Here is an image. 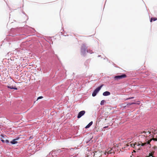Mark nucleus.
<instances>
[{
	"instance_id": "nucleus-1",
	"label": "nucleus",
	"mask_w": 157,
	"mask_h": 157,
	"mask_svg": "<svg viewBox=\"0 0 157 157\" xmlns=\"http://www.w3.org/2000/svg\"><path fill=\"white\" fill-rule=\"evenodd\" d=\"M87 47L85 44H83L81 49V54L83 56H85L87 52Z\"/></svg>"
},
{
	"instance_id": "nucleus-2",
	"label": "nucleus",
	"mask_w": 157,
	"mask_h": 157,
	"mask_svg": "<svg viewBox=\"0 0 157 157\" xmlns=\"http://www.w3.org/2000/svg\"><path fill=\"white\" fill-rule=\"evenodd\" d=\"M120 75H116L113 77V78L115 80H118L127 77L126 74L124 73H121Z\"/></svg>"
},
{
	"instance_id": "nucleus-3",
	"label": "nucleus",
	"mask_w": 157,
	"mask_h": 157,
	"mask_svg": "<svg viewBox=\"0 0 157 157\" xmlns=\"http://www.w3.org/2000/svg\"><path fill=\"white\" fill-rule=\"evenodd\" d=\"M104 86V84H101L98 87L96 88L93 91V92L92 93V96L93 97H94L96 96L97 94V93L100 90L101 88L102 87Z\"/></svg>"
},
{
	"instance_id": "nucleus-4",
	"label": "nucleus",
	"mask_w": 157,
	"mask_h": 157,
	"mask_svg": "<svg viewBox=\"0 0 157 157\" xmlns=\"http://www.w3.org/2000/svg\"><path fill=\"white\" fill-rule=\"evenodd\" d=\"M85 113V111L84 110H82L78 114L77 118H80Z\"/></svg>"
},
{
	"instance_id": "nucleus-5",
	"label": "nucleus",
	"mask_w": 157,
	"mask_h": 157,
	"mask_svg": "<svg viewBox=\"0 0 157 157\" xmlns=\"http://www.w3.org/2000/svg\"><path fill=\"white\" fill-rule=\"evenodd\" d=\"M7 88L10 89H14L15 90H17V88L16 86H6Z\"/></svg>"
},
{
	"instance_id": "nucleus-6",
	"label": "nucleus",
	"mask_w": 157,
	"mask_h": 157,
	"mask_svg": "<svg viewBox=\"0 0 157 157\" xmlns=\"http://www.w3.org/2000/svg\"><path fill=\"white\" fill-rule=\"evenodd\" d=\"M110 94V93L108 91H106L103 93V95L104 96H107Z\"/></svg>"
},
{
	"instance_id": "nucleus-7",
	"label": "nucleus",
	"mask_w": 157,
	"mask_h": 157,
	"mask_svg": "<svg viewBox=\"0 0 157 157\" xmlns=\"http://www.w3.org/2000/svg\"><path fill=\"white\" fill-rule=\"evenodd\" d=\"M18 139V138H17L16 139L13 140L12 141L10 142V143L12 144H15L17 143V142L16 141V140H17Z\"/></svg>"
},
{
	"instance_id": "nucleus-8",
	"label": "nucleus",
	"mask_w": 157,
	"mask_h": 157,
	"mask_svg": "<svg viewBox=\"0 0 157 157\" xmlns=\"http://www.w3.org/2000/svg\"><path fill=\"white\" fill-rule=\"evenodd\" d=\"M92 124L93 122L91 121L85 127V128H89L92 125Z\"/></svg>"
},
{
	"instance_id": "nucleus-9",
	"label": "nucleus",
	"mask_w": 157,
	"mask_h": 157,
	"mask_svg": "<svg viewBox=\"0 0 157 157\" xmlns=\"http://www.w3.org/2000/svg\"><path fill=\"white\" fill-rule=\"evenodd\" d=\"M151 139L149 140L147 142V143H141V145L142 146H144L145 144H150V142H151Z\"/></svg>"
},
{
	"instance_id": "nucleus-10",
	"label": "nucleus",
	"mask_w": 157,
	"mask_h": 157,
	"mask_svg": "<svg viewBox=\"0 0 157 157\" xmlns=\"http://www.w3.org/2000/svg\"><path fill=\"white\" fill-rule=\"evenodd\" d=\"M157 20V18L156 17H151L150 20V21L151 22H152V21H156Z\"/></svg>"
},
{
	"instance_id": "nucleus-11",
	"label": "nucleus",
	"mask_w": 157,
	"mask_h": 157,
	"mask_svg": "<svg viewBox=\"0 0 157 157\" xmlns=\"http://www.w3.org/2000/svg\"><path fill=\"white\" fill-rule=\"evenodd\" d=\"M136 144H131V147L134 148H136Z\"/></svg>"
},
{
	"instance_id": "nucleus-12",
	"label": "nucleus",
	"mask_w": 157,
	"mask_h": 157,
	"mask_svg": "<svg viewBox=\"0 0 157 157\" xmlns=\"http://www.w3.org/2000/svg\"><path fill=\"white\" fill-rule=\"evenodd\" d=\"M140 101H137L136 102H133V103H131V104H138V105H139L140 104Z\"/></svg>"
},
{
	"instance_id": "nucleus-13",
	"label": "nucleus",
	"mask_w": 157,
	"mask_h": 157,
	"mask_svg": "<svg viewBox=\"0 0 157 157\" xmlns=\"http://www.w3.org/2000/svg\"><path fill=\"white\" fill-rule=\"evenodd\" d=\"M87 52L89 53L90 54H92L94 52H92V50H87Z\"/></svg>"
},
{
	"instance_id": "nucleus-14",
	"label": "nucleus",
	"mask_w": 157,
	"mask_h": 157,
	"mask_svg": "<svg viewBox=\"0 0 157 157\" xmlns=\"http://www.w3.org/2000/svg\"><path fill=\"white\" fill-rule=\"evenodd\" d=\"M105 102V101L104 100H103L101 101L100 104L101 105H104V104Z\"/></svg>"
},
{
	"instance_id": "nucleus-15",
	"label": "nucleus",
	"mask_w": 157,
	"mask_h": 157,
	"mask_svg": "<svg viewBox=\"0 0 157 157\" xmlns=\"http://www.w3.org/2000/svg\"><path fill=\"white\" fill-rule=\"evenodd\" d=\"M153 153H150L149 154V156L147 157H150L151 156H152V157H153Z\"/></svg>"
},
{
	"instance_id": "nucleus-16",
	"label": "nucleus",
	"mask_w": 157,
	"mask_h": 157,
	"mask_svg": "<svg viewBox=\"0 0 157 157\" xmlns=\"http://www.w3.org/2000/svg\"><path fill=\"white\" fill-rule=\"evenodd\" d=\"M149 75L148 74V73H147L145 74L144 75V74L143 75V76H144V77H146V75Z\"/></svg>"
},
{
	"instance_id": "nucleus-17",
	"label": "nucleus",
	"mask_w": 157,
	"mask_h": 157,
	"mask_svg": "<svg viewBox=\"0 0 157 157\" xmlns=\"http://www.w3.org/2000/svg\"><path fill=\"white\" fill-rule=\"evenodd\" d=\"M152 139L154 140L157 141V137L156 138H154Z\"/></svg>"
},
{
	"instance_id": "nucleus-18",
	"label": "nucleus",
	"mask_w": 157,
	"mask_h": 157,
	"mask_svg": "<svg viewBox=\"0 0 157 157\" xmlns=\"http://www.w3.org/2000/svg\"><path fill=\"white\" fill-rule=\"evenodd\" d=\"M37 98H43V97L42 96H40L37 97Z\"/></svg>"
},
{
	"instance_id": "nucleus-19",
	"label": "nucleus",
	"mask_w": 157,
	"mask_h": 157,
	"mask_svg": "<svg viewBox=\"0 0 157 157\" xmlns=\"http://www.w3.org/2000/svg\"><path fill=\"white\" fill-rule=\"evenodd\" d=\"M136 144V146H140V144H139V143H138V144Z\"/></svg>"
},
{
	"instance_id": "nucleus-20",
	"label": "nucleus",
	"mask_w": 157,
	"mask_h": 157,
	"mask_svg": "<svg viewBox=\"0 0 157 157\" xmlns=\"http://www.w3.org/2000/svg\"><path fill=\"white\" fill-rule=\"evenodd\" d=\"M154 148L155 149H157V147L156 146H155L154 147Z\"/></svg>"
},
{
	"instance_id": "nucleus-21",
	"label": "nucleus",
	"mask_w": 157,
	"mask_h": 157,
	"mask_svg": "<svg viewBox=\"0 0 157 157\" xmlns=\"http://www.w3.org/2000/svg\"><path fill=\"white\" fill-rule=\"evenodd\" d=\"M1 136L2 137V138H3V137H4V135H2V134H1Z\"/></svg>"
},
{
	"instance_id": "nucleus-22",
	"label": "nucleus",
	"mask_w": 157,
	"mask_h": 157,
	"mask_svg": "<svg viewBox=\"0 0 157 157\" xmlns=\"http://www.w3.org/2000/svg\"><path fill=\"white\" fill-rule=\"evenodd\" d=\"M111 152L110 151H109L108 152V154H111Z\"/></svg>"
},
{
	"instance_id": "nucleus-23",
	"label": "nucleus",
	"mask_w": 157,
	"mask_h": 157,
	"mask_svg": "<svg viewBox=\"0 0 157 157\" xmlns=\"http://www.w3.org/2000/svg\"><path fill=\"white\" fill-rule=\"evenodd\" d=\"M6 142L7 143H8V142H9V141L8 140H6Z\"/></svg>"
},
{
	"instance_id": "nucleus-24",
	"label": "nucleus",
	"mask_w": 157,
	"mask_h": 157,
	"mask_svg": "<svg viewBox=\"0 0 157 157\" xmlns=\"http://www.w3.org/2000/svg\"><path fill=\"white\" fill-rule=\"evenodd\" d=\"M128 98H134V97H129Z\"/></svg>"
},
{
	"instance_id": "nucleus-25",
	"label": "nucleus",
	"mask_w": 157,
	"mask_h": 157,
	"mask_svg": "<svg viewBox=\"0 0 157 157\" xmlns=\"http://www.w3.org/2000/svg\"><path fill=\"white\" fill-rule=\"evenodd\" d=\"M1 141L3 142H4V140H1Z\"/></svg>"
},
{
	"instance_id": "nucleus-26",
	"label": "nucleus",
	"mask_w": 157,
	"mask_h": 157,
	"mask_svg": "<svg viewBox=\"0 0 157 157\" xmlns=\"http://www.w3.org/2000/svg\"><path fill=\"white\" fill-rule=\"evenodd\" d=\"M113 65H114V66L116 67V64H115V63H113Z\"/></svg>"
},
{
	"instance_id": "nucleus-27",
	"label": "nucleus",
	"mask_w": 157,
	"mask_h": 157,
	"mask_svg": "<svg viewBox=\"0 0 157 157\" xmlns=\"http://www.w3.org/2000/svg\"><path fill=\"white\" fill-rule=\"evenodd\" d=\"M101 55H98V57H101Z\"/></svg>"
},
{
	"instance_id": "nucleus-28",
	"label": "nucleus",
	"mask_w": 157,
	"mask_h": 157,
	"mask_svg": "<svg viewBox=\"0 0 157 157\" xmlns=\"http://www.w3.org/2000/svg\"><path fill=\"white\" fill-rule=\"evenodd\" d=\"M23 13L24 14H25V12H23Z\"/></svg>"
},
{
	"instance_id": "nucleus-29",
	"label": "nucleus",
	"mask_w": 157,
	"mask_h": 157,
	"mask_svg": "<svg viewBox=\"0 0 157 157\" xmlns=\"http://www.w3.org/2000/svg\"><path fill=\"white\" fill-rule=\"evenodd\" d=\"M105 58H106V59H107V60H108V59H107V58H106V57H105Z\"/></svg>"
},
{
	"instance_id": "nucleus-30",
	"label": "nucleus",
	"mask_w": 157,
	"mask_h": 157,
	"mask_svg": "<svg viewBox=\"0 0 157 157\" xmlns=\"http://www.w3.org/2000/svg\"><path fill=\"white\" fill-rule=\"evenodd\" d=\"M106 127H104V128H106Z\"/></svg>"
},
{
	"instance_id": "nucleus-31",
	"label": "nucleus",
	"mask_w": 157,
	"mask_h": 157,
	"mask_svg": "<svg viewBox=\"0 0 157 157\" xmlns=\"http://www.w3.org/2000/svg\"><path fill=\"white\" fill-rule=\"evenodd\" d=\"M38 99V98H37L36 100L37 101Z\"/></svg>"
},
{
	"instance_id": "nucleus-32",
	"label": "nucleus",
	"mask_w": 157,
	"mask_h": 157,
	"mask_svg": "<svg viewBox=\"0 0 157 157\" xmlns=\"http://www.w3.org/2000/svg\"><path fill=\"white\" fill-rule=\"evenodd\" d=\"M104 59H105V58H104Z\"/></svg>"
}]
</instances>
